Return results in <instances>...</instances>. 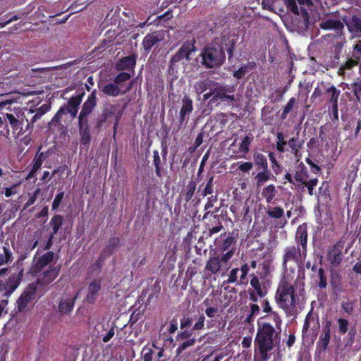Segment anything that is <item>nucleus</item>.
Wrapping results in <instances>:
<instances>
[{
	"instance_id": "obj_5",
	"label": "nucleus",
	"mask_w": 361,
	"mask_h": 361,
	"mask_svg": "<svg viewBox=\"0 0 361 361\" xmlns=\"http://www.w3.org/2000/svg\"><path fill=\"white\" fill-rule=\"evenodd\" d=\"M234 85H223L219 82L214 84V95L209 101L211 107L235 106L237 102L234 94Z\"/></svg>"
},
{
	"instance_id": "obj_34",
	"label": "nucleus",
	"mask_w": 361,
	"mask_h": 361,
	"mask_svg": "<svg viewBox=\"0 0 361 361\" xmlns=\"http://www.w3.org/2000/svg\"><path fill=\"white\" fill-rule=\"evenodd\" d=\"M253 139L252 135H246L241 141L237 152L242 153L243 154H247L250 149V145Z\"/></svg>"
},
{
	"instance_id": "obj_33",
	"label": "nucleus",
	"mask_w": 361,
	"mask_h": 361,
	"mask_svg": "<svg viewBox=\"0 0 361 361\" xmlns=\"http://www.w3.org/2000/svg\"><path fill=\"white\" fill-rule=\"evenodd\" d=\"M288 146L291 149V150L294 152L295 156L297 158H300L302 157L301 153L300 152V149L301 148V143L298 140V138L292 137L287 142Z\"/></svg>"
},
{
	"instance_id": "obj_45",
	"label": "nucleus",
	"mask_w": 361,
	"mask_h": 361,
	"mask_svg": "<svg viewBox=\"0 0 361 361\" xmlns=\"http://www.w3.org/2000/svg\"><path fill=\"white\" fill-rule=\"evenodd\" d=\"M80 142L84 145H89L91 142V135L89 130H79Z\"/></svg>"
},
{
	"instance_id": "obj_62",
	"label": "nucleus",
	"mask_w": 361,
	"mask_h": 361,
	"mask_svg": "<svg viewBox=\"0 0 361 361\" xmlns=\"http://www.w3.org/2000/svg\"><path fill=\"white\" fill-rule=\"evenodd\" d=\"M63 198V192H61L56 196L55 199L53 201L52 209L55 210L59 207Z\"/></svg>"
},
{
	"instance_id": "obj_1",
	"label": "nucleus",
	"mask_w": 361,
	"mask_h": 361,
	"mask_svg": "<svg viewBox=\"0 0 361 361\" xmlns=\"http://www.w3.org/2000/svg\"><path fill=\"white\" fill-rule=\"evenodd\" d=\"M271 316L275 324V327L269 323H264L258 330L255 340V361H267L271 358V350L279 342L281 334V319L279 315L273 312Z\"/></svg>"
},
{
	"instance_id": "obj_51",
	"label": "nucleus",
	"mask_w": 361,
	"mask_h": 361,
	"mask_svg": "<svg viewBox=\"0 0 361 361\" xmlns=\"http://www.w3.org/2000/svg\"><path fill=\"white\" fill-rule=\"evenodd\" d=\"M239 271L238 268H234L231 270L230 273L228 274V278L227 279V283H234L238 282L239 280H238V273Z\"/></svg>"
},
{
	"instance_id": "obj_29",
	"label": "nucleus",
	"mask_w": 361,
	"mask_h": 361,
	"mask_svg": "<svg viewBox=\"0 0 361 361\" xmlns=\"http://www.w3.org/2000/svg\"><path fill=\"white\" fill-rule=\"evenodd\" d=\"M326 94L329 96L328 102L331 106L338 105V99L341 94V90L337 89L334 85L331 86L326 90Z\"/></svg>"
},
{
	"instance_id": "obj_25",
	"label": "nucleus",
	"mask_w": 361,
	"mask_h": 361,
	"mask_svg": "<svg viewBox=\"0 0 361 361\" xmlns=\"http://www.w3.org/2000/svg\"><path fill=\"white\" fill-rule=\"evenodd\" d=\"M330 323H328L323 329V332L320 336V339L318 342L319 350L324 351L330 341Z\"/></svg>"
},
{
	"instance_id": "obj_36",
	"label": "nucleus",
	"mask_w": 361,
	"mask_h": 361,
	"mask_svg": "<svg viewBox=\"0 0 361 361\" xmlns=\"http://www.w3.org/2000/svg\"><path fill=\"white\" fill-rule=\"evenodd\" d=\"M54 254L53 252H48L44 254L37 262V267L38 269H42L48 264H49L54 259Z\"/></svg>"
},
{
	"instance_id": "obj_56",
	"label": "nucleus",
	"mask_w": 361,
	"mask_h": 361,
	"mask_svg": "<svg viewBox=\"0 0 361 361\" xmlns=\"http://www.w3.org/2000/svg\"><path fill=\"white\" fill-rule=\"evenodd\" d=\"M307 145L309 149H318L322 145L319 142V138L313 137L309 140Z\"/></svg>"
},
{
	"instance_id": "obj_47",
	"label": "nucleus",
	"mask_w": 361,
	"mask_h": 361,
	"mask_svg": "<svg viewBox=\"0 0 361 361\" xmlns=\"http://www.w3.org/2000/svg\"><path fill=\"white\" fill-rule=\"evenodd\" d=\"M256 179L257 186H261L269 179V173L267 171L259 172L256 176Z\"/></svg>"
},
{
	"instance_id": "obj_39",
	"label": "nucleus",
	"mask_w": 361,
	"mask_h": 361,
	"mask_svg": "<svg viewBox=\"0 0 361 361\" xmlns=\"http://www.w3.org/2000/svg\"><path fill=\"white\" fill-rule=\"evenodd\" d=\"M235 243L236 240L235 238L231 235H228L223 240L219 247L221 250L224 252L226 250L229 251L231 249H234L232 246L234 245Z\"/></svg>"
},
{
	"instance_id": "obj_28",
	"label": "nucleus",
	"mask_w": 361,
	"mask_h": 361,
	"mask_svg": "<svg viewBox=\"0 0 361 361\" xmlns=\"http://www.w3.org/2000/svg\"><path fill=\"white\" fill-rule=\"evenodd\" d=\"M59 267H56L45 271L41 279L42 283L49 284L52 282L59 275Z\"/></svg>"
},
{
	"instance_id": "obj_46",
	"label": "nucleus",
	"mask_w": 361,
	"mask_h": 361,
	"mask_svg": "<svg viewBox=\"0 0 361 361\" xmlns=\"http://www.w3.org/2000/svg\"><path fill=\"white\" fill-rule=\"evenodd\" d=\"M5 116L6 119L8 121L11 127L13 130H18L20 126L18 119L16 118L13 114L9 113H6L5 114Z\"/></svg>"
},
{
	"instance_id": "obj_13",
	"label": "nucleus",
	"mask_w": 361,
	"mask_h": 361,
	"mask_svg": "<svg viewBox=\"0 0 361 361\" xmlns=\"http://www.w3.org/2000/svg\"><path fill=\"white\" fill-rule=\"evenodd\" d=\"M343 247L341 242H338L329 251L328 259L334 267H338L343 260Z\"/></svg>"
},
{
	"instance_id": "obj_20",
	"label": "nucleus",
	"mask_w": 361,
	"mask_h": 361,
	"mask_svg": "<svg viewBox=\"0 0 361 361\" xmlns=\"http://www.w3.org/2000/svg\"><path fill=\"white\" fill-rule=\"evenodd\" d=\"M320 27L323 30H334L337 34L343 32V24L340 20L327 19L320 23Z\"/></svg>"
},
{
	"instance_id": "obj_64",
	"label": "nucleus",
	"mask_w": 361,
	"mask_h": 361,
	"mask_svg": "<svg viewBox=\"0 0 361 361\" xmlns=\"http://www.w3.org/2000/svg\"><path fill=\"white\" fill-rule=\"evenodd\" d=\"M204 316L202 315L198 321L193 326L192 329L194 330H200L204 327Z\"/></svg>"
},
{
	"instance_id": "obj_17",
	"label": "nucleus",
	"mask_w": 361,
	"mask_h": 361,
	"mask_svg": "<svg viewBox=\"0 0 361 361\" xmlns=\"http://www.w3.org/2000/svg\"><path fill=\"white\" fill-rule=\"evenodd\" d=\"M97 106V90H94L84 102L80 112L81 117L87 116L90 114Z\"/></svg>"
},
{
	"instance_id": "obj_15",
	"label": "nucleus",
	"mask_w": 361,
	"mask_h": 361,
	"mask_svg": "<svg viewBox=\"0 0 361 361\" xmlns=\"http://www.w3.org/2000/svg\"><path fill=\"white\" fill-rule=\"evenodd\" d=\"M204 137V132H200L197 134L194 143L187 149L186 152L192 157H197L199 158L205 147V146H202L203 144Z\"/></svg>"
},
{
	"instance_id": "obj_38",
	"label": "nucleus",
	"mask_w": 361,
	"mask_h": 361,
	"mask_svg": "<svg viewBox=\"0 0 361 361\" xmlns=\"http://www.w3.org/2000/svg\"><path fill=\"white\" fill-rule=\"evenodd\" d=\"M295 104H296V99L295 97H291L289 99L288 103L284 106V108L280 115L281 120L283 121L287 118L288 114L293 109V107Z\"/></svg>"
},
{
	"instance_id": "obj_21",
	"label": "nucleus",
	"mask_w": 361,
	"mask_h": 361,
	"mask_svg": "<svg viewBox=\"0 0 361 361\" xmlns=\"http://www.w3.org/2000/svg\"><path fill=\"white\" fill-rule=\"evenodd\" d=\"M20 281V274L15 273L11 275L8 279L6 283L4 284V290H6V295H11L18 286Z\"/></svg>"
},
{
	"instance_id": "obj_59",
	"label": "nucleus",
	"mask_w": 361,
	"mask_h": 361,
	"mask_svg": "<svg viewBox=\"0 0 361 361\" xmlns=\"http://www.w3.org/2000/svg\"><path fill=\"white\" fill-rule=\"evenodd\" d=\"M357 65V61L354 59H348L341 67V70H350Z\"/></svg>"
},
{
	"instance_id": "obj_31",
	"label": "nucleus",
	"mask_w": 361,
	"mask_h": 361,
	"mask_svg": "<svg viewBox=\"0 0 361 361\" xmlns=\"http://www.w3.org/2000/svg\"><path fill=\"white\" fill-rule=\"evenodd\" d=\"M299 159L297 160V166L295 167V179L297 181L302 182L307 179V176L305 171V167L302 163L298 162Z\"/></svg>"
},
{
	"instance_id": "obj_3",
	"label": "nucleus",
	"mask_w": 361,
	"mask_h": 361,
	"mask_svg": "<svg viewBox=\"0 0 361 361\" xmlns=\"http://www.w3.org/2000/svg\"><path fill=\"white\" fill-rule=\"evenodd\" d=\"M85 93H80L75 96H72L66 104H63L55 114L51 121L49 123V130L53 132L63 128L61 123V118L63 115L70 114L71 118L76 117L79 106L82 102Z\"/></svg>"
},
{
	"instance_id": "obj_55",
	"label": "nucleus",
	"mask_w": 361,
	"mask_h": 361,
	"mask_svg": "<svg viewBox=\"0 0 361 361\" xmlns=\"http://www.w3.org/2000/svg\"><path fill=\"white\" fill-rule=\"evenodd\" d=\"M196 184L194 181H190L187 185V192L185 195V198L187 200H189L193 195L195 190Z\"/></svg>"
},
{
	"instance_id": "obj_60",
	"label": "nucleus",
	"mask_w": 361,
	"mask_h": 361,
	"mask_svg": "<svg viewBox=\"0 0 361 361\" xmlns=\"http://www.w3.org/2000/svg\"><path fill=\"white\" fill-rule=\"evenodd\" d=\"M341 307L345 312H346L348 314H351L354 310L353 302L349 301L343 302L341 303Z\"/></svg>"
},
{
	"instance_id": "obj_14",
	"label": "nucleus",
	"mask_w": 361,
	"mask_h": 361,
	"mask_svg": "<svg viewBox=\"0 0 361 361\" xmlns=\"http://www.w3.org/2000/svg\"><path fill=\"white\" fill-rule=\"evenodd\" d=\"M163 39V36L157 32L147 34L142 42L145 51L149 53L152 47L155 46L158 47V44L162 41Z\"/></svg>"
},
{
	"instance_id": "obj_54",
	"label": "nucleus",
	"mask_w": 361,
	"mask_h": 361,
	"mask_svg": "<svg viewBox=\"0 0 361 361\" xmlns=\"http://www.w3.org/2000/svg\"><path fill=\"white\" fill-rule=\"evenodd\" d=\"M79 130H89L87 116L81 117L80 114L78 116Z\"/></svg>"
},
{
	"instance_id": "obj_48",
	"label": "nucleus",
	"mask_w": 361,
	"mask_h": 361,
	"mask_svg": "<svg viewBox=\"0 0 361 361\" xmlns=\"http://www.w3.org/2000/svg\"><path fill=\"white\" fill-rule=\"evenodd\" d=\"M287 8L295 15L299 14V10L295 0H284Z\"/></svg>"
},
{
	"instance_id": "obj_61",
	"label": "nucleus",
	"mask_w": 361,
	"mask_h": 361,
	"mask_svg": "<svg viewBox=\"0 0 361 361\" xmlns=\"http://www.w3.org/2000/svg\"><path fill=\"white\" fill-rule=\"evenodd\" d=\"M18 186V185L16 184V185H13L10 188H5V196L8 197L13 195L17 194L18 193V190H17Z\"/></svg>"
},
{
	"instance_id": "obj_16",
	"label": "nucleus",
	"mask_w": 361,
	"mask_h": 361,
	"mask_svg": "<svg viewBox=\"0 0 361 361\" xmlns=\"http://www.w3.org/2000/svg\"><path fill=\"white\" fill-rule=\"evenodd\" d=\"M133 82H130V84L125 88V90L121 91V87L114 82V83H108L105 85L102 88V91L104 94L108 96L115 97L118 96L120 94H124L129 92L131 90Z\"/></svg>"
},
{
	"instance_id": "obj_11",
	"label": "nucleus",
	"mask_w": 361,
	"mask_h": 361,
	"mask_svg": "<svg viewBox=\"0 0 361 361\" xmlns=\"http://www.w3.org/2000/svg\"><path fill=\"white\" fill-rule=\"evenodd\" d=\"M36 289L37 285L33 283L30 284L22 293L17 300V307L19 312H23L27 310L29 303L34 299Z\"/></svg>"
},
{
	"instance_id": "obj_43",
	"label": "nucleus",
	"mask_w": 361,
	"mask_h": 361,
	"mask_svg": "<svg viewBox=\"0 0 361 361\" xmlns=\"http://www.w3.org/2000/svg\"><path fill=\"white\" fill-rule=\"evenodd\" d=\"M130 75L128 73L122 71L118 73L114 80V82L120 87L123 86V83L130 79Z\"/></svg>"
},
{
	"instance_id": "obj_18",
	"label": "nucleus",
	"mask_w": 361,
	"mask_h": 361,
	"mask_svg": "<svg viewBox=\"0 0 361 361\" xmlns=\"http://www.w3.org/2000/svg\"><path fill=\"white\" fill-rule=\"evenodd\" d=\"M136 56L130 55L120 59L116 63L115 68L118 71H130L135 67Z\"/></svg>"
},
{
	"instance_id": "obj_49",
	"label": "nucleus",
	"mask_w": 361,
	"mask_h": 361,
	"mask_svg": "<svg viewBox=\"0 0 361 361\" xmlns=\"http://www.w3.org/2000/svg\"><path fill=\"white\" fill-rule=\"evenodd\" d=\"M286 90L284 89V90H282L281 88H277L274 93L270 96V98L271 99H274V102H280L283 99V94L284 93L286 92Z\"/></svg>"
},
{
	"instance_id": "obj_32",
	"label": "nucleus",
	"mask_w": 361,
	"mask_h": 361,
	"mask_svg": "<svg viewBox=\"0 0 361 361\" xmlns=\"http://www.w3.org/2000/svg\"><path fill=\"white\" fill-rule=\"evenodd\" d=\"M12 259L10 250L4 246H0V266L5 265Z\"/></svg>"
},
{
	"instance_id": "obj_9",
	"label": "nucleus",
	"mask_w": 361,
	"mask_h": 361,
	"mask_svg": "<svg viewBox=\"0 0 361 361\" xmlns=\"http://www.w3.org/2000/svg\"><path fill=\"white\" fill-rule=\"evenodd\" d=\"M305 257L306 255H303V252L300 250L299 247H287L284 250V255L283 257V265L286 267V264L289 262H292L298 264L304 261Z\"/></svg>"
},
{
	"instance_id": "obj_10",
	"label": "nucleus",
	"mask_w": 361,
	"mask_h": 361,
	"mask_svg": "<svg viewBox=\"0 0 361 361\" xmlns=\"http://www.w3.org/2000/svg\"><path fill=\"white\" fill-rule=\"evenodd\" d=\"M193 111V102L188 96L182 99V106L178 117V129H180L188 122L190 114Z\"/></svg>"
},
{
	"instance_id": "obj_42",
	"label": "nucleus",
	"mask_w": 361,
	"mask_h": 361,
	"mask_svg": "<svg viewBox=\"0 0 361 361\" xmlns=\"http://www.w3.org/2000/svg\"><path fill=\"white\" fill-rule=\"evenodd\" d=\"M267 214L269 217L279 219L283 215L284 211L279 207H269Z\"/></svg>"
},
{
	"instance_id": "obj_53",
	"label": "nucleus",
	"mask_w": 361,
	"mask_h": 361,
	"mask_svg": "<svg viewBox=\"0 0 361 361\" xmlns=\"http://www.w3.org/2000/svg\"><path fill=\"white\" fill-rule=\"evenodd\" d=\"M317 182H318L317 179L314 178V179H311L309 181H306V180H305L304 181L302 182V184H303L307 187L308 192H309L310 195H313V188L314 186L317 185Z\"/></svg>"
},
{
	"instance_id": "obj_44",
	"label": "nucleus",
	"mask_w": 361,
	"mask_h": 361,
	"mask_svg": "<svg viewBox=\"0 0 361 361\" xmlns=\"http://www.w3.org/2000/svg\"><path fill=\"white\" fill-rule=\"evenodd\" d=\"M348 126L349 127H355V131H354V134H353V137L354 138H356L359 135L360 130H361V119L360 118L351 119L348 122Z\"/></svg>"
},
{
	"instance_id": "obj_52",
	"label": "nucleus",
	"mask_w": 361,
	"mask_h": 361,
	"mask_svg": "<svg viewBox=\"0 0 361 361\" xmlns=\"http://www.w3.org/2000/svg\"><path fill=\"white\" fill-rule=\"evenodd\" d=\"M318 276L319 279V286L321 288H325L327 286L326 278L324 275V270L320 268L318 271Z\"/></svg>"
},
{
	"instance_id": "obj_2",
	"label": "nucleus",
	"mask_w": 361,
	"mask_h": 361,
	"mask_svg": "<svg viewBox=\"0 0 361 361\" xmlns=\"http://www.w3.org/2000/svg\"><path fill=\"white\" fill-rule=\"evenodd\" d=\"M298 300L294 286L286 279L281 280L276 290V300L288 316H293L296 312Z\"/></svg>"
},
{
	"instance_id": "obj_8",
	"label": "nucleus",
	"mask_w": 361,
	"mask_h": 361,
	"mask_svg": "<svg viewBox=\"0 0 361 361\" xmlns=\"http://www.w3.org/2000/svg\"><path fill=\"white\" fill-rule=\"evenodd\" d=\"M196 40L193 37L190 40H186L183 42L182 46L180 47L178 51L173 54L170 60V66H173L183 59H186L187 60H190V55L196 51L195 47Z\"/></svg>"
},
{
	"instance_id": "obj_22",
	"label": "nucleus",
	"mask_w": 361,
	"mask_h": 361,
	"mask_svg": "<svg viewBox=\"0 0 361 361\" xmlns=\"http://www.w3.org/2000/svg\"><path fill=\"white\" fill-rule=\"evenodd\" d=\"M349 32L356 36H361V18L353 15L346 23Z\"/></svg>"
},
{
	"instance_id": "obj_50",
	"label": "nucleus",
	"mask_w": 361,
	"mask_h": 361,
	"mask_svg": "<svg viewBox=\"0 0 361 361\" xmlns=\"http://www.w3.org/2000/svg\"><path fill=\"white\" fill-rule=\"evenodd\" d=\"M119 241V238H112L109 240L107 246L108 255L113 253L114 248L118 245Z\"/></svg>"
},
{
	"instance_id": "obj_7",
	"label": "nucleus",
	"mask_w": 361,
	"mask_h": 361,
	"mask_svg": "<svg viewBox=\"0 0 361 361\" xmlns=\"http://www.w3.org/2000/svg\"><path fill=\"white\" fill-rule=\"evenodd\" d=\"M228 120L224 114L216 115L207 123L210 127V135L216 137V139L221 137L222 139L228 138V133L224 131V128L228 123Z\"/></svg>"
},
{
	"instance_id": "obj_37",
	"label": "nucleus",
	"mask_w": 361,
	"mask_h": 361,
	"mask_svg": "<svg viewBox=\"0 0 361 361\" xmlns=\"http://www.w3.org/2000/svg\"><path fill=\"white\" fill-rule=\"evenodd\" d=\"M250 285L255 290L259 297L262 298L266 295V291L262 287L257 276H253L250 281Z\"/></svg>"
},
{
	"instance_id": "obj_30",
	"label": "nucleus",
	"mask_w": 361,
	"mask_h": 361,
	"mask_svg": "<svg viewBox=\"0 0 361 361\" xmlns=\"http://www.w3.org/2000/svg\"><path fill=\"white\" fill-rule=\"evenodd\" d=\"M255 66L256 64L255 62H249L247 65L242 66L237 71H235L233 75L237 79H241L249 71L252 70Z\"/></svg>"
},
{
	"instance_id": "obj_26",
	"label": "nucleus",
	"mask_w": 361,
	"mask_h": 361,
	"mask_svg": "<svg viewBox=\"0 0 361 361\" xmlns=\"http://www.w3.org/2000/svg\"><path fill=\"white\" fill-rule=\"evenodd\" d=\"M348 88L351 90L353 96L355 97V105L357 106V104H361V78H356L355 80L350 84V87Z\"/></svg>"
},
{
	"instance_id": "obj_27",
	"label": "nucleus",
	"mask_w": 361,
	"mask_h": 361,
	"mask_svg": "<svg viewBox=\"0 0 361 361\" xmlns=\"http://www.w3.org/2000/svg\"><path fill=\"white\" fill-rule=\"evenodd\" d=\"M216 82H217L211 80H203L198 81L195 84L194 86L195 92L198 94H200L207 90H209L211 87H214V84Z\"/></svg>"
},
{
	"instance_id": "obj_58",
	"label": "nucleus",
	"mask_w": 361,
	"mask_h": 361,
	"mask_svg": "<svg viewBox=\"0 0 361 361\" xmlns=\"http://www.w3.org/2000/svg\"><path fill=\"white\" fill-rule=\"evenodd\" d=\"M195 343V339H189L184 341L177 348V355H180L183 350L186 349L187 348L192 345Z\"/></svg>"
},
{
	"instance_id": "obj_35",
	"label": "nucleus",
	"mask_w": 361,
	"mask_h": 361,
	"mask_svg": "<svg viewBox=\"0 0 361 361\" xmlns=\"http://www.w3.org/2000/svg\"><path fill=\"white\" fill-rule=\"evenodd\" d=\"M276 189L274 185H269L262 191V196L267 203H271L276 195Z\"/></svg>"
},
{
	"instance_id": "obj_57",
	"label": "nucleus",
	"mask_w": 361,
	"mask_h": 361,
	"mask_svg": "<svg viewBox=\"0 0 361 361\" xmlns=\"http://www.w3.org/2000/svg\"><path fill=\"white\" fill-rule=\"evenodd\" d=\"M338 327H339V331L341 334H345L348 331V320L339 318L338 320Z\"/></svg>"
},
{
	"instance_id": "obj_63",
	"label": "nucleus",
	"mask_w": 361,
	"mask_h": 361,
	"mask_svg": "<svg viewBox=\"0 0 361 361\" xmlns=\"http://www.w3.org/2000/svg\"><path fill=\"white\" fill-rule=\"evenodd\" d=\"M212 182H213V177H211L204 190L203 195L204 196H206L207 195H210L213 192Z\"/></svg>"
},
{
	"instance_id": "obj_41",
	"label": "nucleus",
	"mask_w": 361,
	"mask_h": 361,
	"mask_svg": "<svg viewBox=\"0 0 361 361\" xmlns=\"http://www.w3.org/2000/svg\"><path fill=\"white\" fill-rule=\"evenodd\" d=\"M224 40L225 42V43H224L225 47L224 48L227 51L228 59L230 60L233 56V51H234V49L235 47L237 39H226L224 38Z\"/></svg>"
},
{
	"instance_id": "obj_40",
	"label": "nucleus",
	"mask_w": 361,
	"mask_h": 361,
	"mask_svg": "<svg viewBox=\"0 0 361 361\" xmlns=\"http://www.w3.org/2000/svg\"><path fill=\"white\" fill-rule=\"evenodd\" d=\"M63 219L61 215H55L50 221V224L52 226V233L51 234L55 235L57 233L61 226H62Z\"/></svg>"
},
{
	"instance_id": "obj_6",
	"label": "nucleus",
	"mask_w": 361,
	"mask_h": 361,
	"mask_svg": "<svg viewBox=\"0 0 361 361\" xmlns=\"http://www.w3.org/2000/svg\"><path fill=\"white\" fill-rule=\"evenodd\" d=\"M235 252V249H231L223 254L221 257H210L206 264L205 269L212 274H216L221 271L224 274L231 268L230 259L234 255Z\"/></svg>"
},
{
	"instance_id": "obj_19",
	"label": "nucleus",
	"mask_w": 361,
	"mask_h": 361,
	"mask_svg": "<svg viewBox=\"0 0 361 361\" xmlns=\"http://www.w3.org/2000/svg\"><path fill=\"white\" fill-rule=\"evenodd\" d=\"M295 240L301 246L300 250L303 255H307V231L305 226H300L298 228Z\"/></svg>"
},
{
	"instance_id": "obj_12",
	"label": "nucleus",
	"mask_w": 361,
	"mask_h": 361,
	"mask_svg": "<svg viewBox=\"0 0 361 361\" xmlns=\"http://www.w3.org/2000/svg\"><path fill=\"white\" fill-rule=\"evenodd\" d=\"M116 109V107L114 104H107L105 106L100 116L95 120L94 128L99 131L103 125L115 115Z\"/></svg>"
},
{
	"instance_id": "obj_24",
	"label": "nucleus",
	"mask_w": 361,
	"mask_h": 361,
	"mask_svg": "<svg viewBox=\"0 0 361 361\" xmlns=\"http://www.w3.org/2000/svg\"><path fill=\"white\" fill-rule=\"evenodd\" d=\"M76 298L77 295L73 298H62L59 305V312L64 314H68L73 308Z\"/></svg>"
},
{
	"instance_id": "obj_4",
	"label": "nucleus",
	"mask_w": 361,
	"mask_h": 361,
	"mask_svg": "<svg viewBox=\"0 0 361 361\" xmlns=\"http://www.w3.org/2000/svg\"><path fill=\"white\" fill-rule=\"evenodd\" d=\"M201 63L206 68H216L226 61L224 47L216 42L207 45L200 54Z\"/></svg>"
},
{
	"instance_id": "obj_23",
	"label": "nucleus",
	"mask_w": 361,
	"mask_h": 361,
	"mask_svg": "<svg viewBox=\"0 0 361 361\" xmlns=\"http://www.w3.org/2000/svg\"><path fill=\"white\" fill-rule=\"evenodd\" d=\"M101 289V282L99 281H93L88 286V292L86 296V300L89 303H94L98 292Z\"/></svg>"
}]
</instances>
